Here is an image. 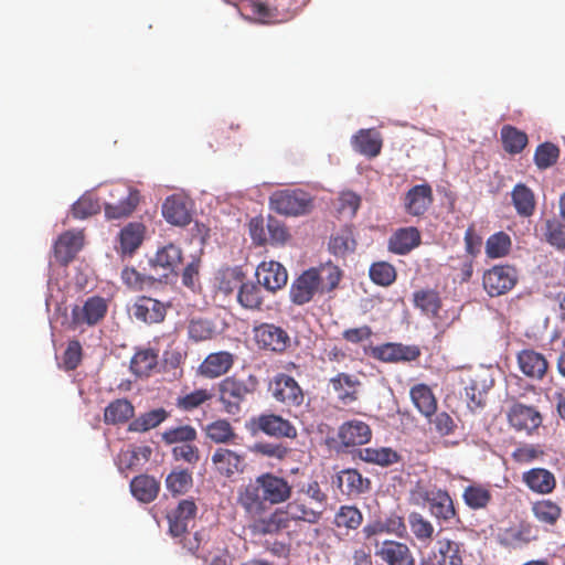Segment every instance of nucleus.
Here are the masks:
<instances>
[{
    "instance_id": "nucleus-1",
    "label": "nucleus",
    "mask_w": 565,
    "mask_h": 565,
    "mask_svg": "<svg viewBox=\"0 0 565 565\" xmlns=\"http://www.w3.org/2000/svg\"><path fill=\"white\" fill-rule=\"evenodd\" d=\"M291 493L292 487L285 478L265 472L238 488L236 502L247 518H257L271 505L288 501Z\"/></svg>"
},
{
    "instance_id": "nucleus-2",
    "label": "nucleus",
    "mask_w": 565,
    "mask_h": 565,
    "mask_svg": "<svg viewBox=\"0 0 565 565\" xmlns=\"http://www.w3.org/2000/svg\"><path fill=\"white\" fill-rule=\"evenodd\" d=\"M342 271L332 263L320 264L303 270L291 284L289 298L294 305L303 306L317 295H324L338 288Z\"/></svg>"
},
{
    "instance_id": "nucleus-3",
    "label": "nucleus",
    "mask_w": 565,
    "mask_h": 565,
    "mask_svg": "<svg viewBox=\"0 0 565 565\" xmlns=\"http://www.w3.org/2000/svg\"><path fill=\"white\" fill-rule=\"evenodd\" d=\"M258 379L250 374L246 381L227 376L218 383L220 402L224 411L230 415L241 412V404L247 395L253 394L258 387Z\"/></svg>"
},
{
    "instance_id": "nucleus-4",
    "label": "nucleus",
    "mask_w": 565,
    "mask_h": 565,
    "mask_svg": "<svg viewBox=\"0 0 565 565\" xmlns=\"http://www.w3.org/2000/svg\"><path fill=\"white\" fill-rule=\"evenodd\" d=\"M269 206L281 215L298 216L307 214L312 209L311 195L301 190H278L269 198Z\"/></svg>"
},
{
    "instance_id": "nucleus-5",
    "label": "nucleus",
    "mask_w": 565,
    "mask_h": 565,
    "mask_svg": "<svg viewBox=\"0 0 565 565\" xmlns=\"http://www.w3.org/2000/svg\"><path fill=\"white\" fill-rule=\"evenodd\" d=\"M424 503L428 507L430 515L438 522H460L455 502L446 489L433 488L420 491Z\"/></svg>"
},
{
    "instance_id": "nucleus-6",
    "label": "nucleus",
    "mask_w": 565,
    "mask_h": 565,
    "mask_svg": "<svg viewBox=\"0 0 565 565\" xmlns=\"http://www.w3.org/2000/svg\"><path fill=\"white\" fill-rule=\"evenodd\" d=\"M247 428L254 434L263 433L275 438L294 439L297 437V428L288 419L273 413L253 416Z\"/></svg>"
},
{
    "instance_id": "nucleus-7",
    "label": "nucleus",
    "mask_w": 565,
    "mask_h": 565,
    "mask_svg": "<svg viewBox=\"0 0 565 565\" xmlns=\"http://www.w3.org/2000/svg\"><path fill=\"white\" fill-rule=\"evenodd\" d=\"M110 198L114 201L105 203V216L108 220H120L128 217L139 204V191L129 186L118 185L110 190Z\"/></svg>"
},
{
    "instance_id": "nucleus-8",
    "label": "nucleus",
    "mask_w": 565,
    "mask_h": 565,
    "mask_svg": "<svg viewBox=\"0 0 565 565\" xmlns=\"http://www.w3.org/2000/svg\"><path fill=\"white\" fill-rule=\"evenodd\" d=\"M518 282V271L511 265H494L486 270L482 277V285L490 297L505 295L514 288Z\"/></svg>"
},
{
    "instance_id": "nucleus-9",
    "label": "nucleus",
    "mask_w": 565,
    "mask_h": 565,
    "mask_svg": "<svg viewBox=\"0 0 565 565\" xmlns=\"http://www.w3.org/2000/svg\"><path fill=\"white\" fill-rule=\"evenodd\" d=\"M299 2L305 4L306 0L254 1L253 13L262 23H281L292 18V7Z\"/></svg>"
},
{
    "instance_id": "nucleus-10",
    "label": "nucleus",
    "mask_w": 565,
    "mask_h": 565,
    "mask_svg": "<svg viewBox=\"0 0 565 565\" xmlns=\"http://www.w3.org/2000/svg\"><path fill=\"white\" fill-rule=\"evenodd\" d=\"M107 309V302L103 297H89L83 306H74L72 308L70 329L77 330L84 324H97L106 316Z\"/></svg>"
},
{
    "instance_id": "nucleus-11",
    "label": "nucleus",
    "mask_w": 565,
    "mask_h": 565,
    "mask_svg": "<svg viewBox=\"0 0 565 565\" xmlns=\"http://www.w3.org/2000/svg\"><path fill=\"white\" fill-rule=\"evenodd\" d=\"M269 390L277 402L288 407H299L305 401L301 386L292 376L285 373L274 376Z\"/></svg>"
},
{
    "instance_id": "nucleus-12",
    "label": "nucleus",
    "mask_w": 565,
    "mask_h": 565,
    "mask_svg": "<svg viewBox=\"0 0 565 565\" xmlns=\"http://www.w3.org/2000/svg\"><path fill=\"white\" fill-rule=\"evenodd\" d=\"M254 339L258 348L275 353L285 352L290 345L288 332L274 323H262L254 327Z\"/></svg>"
},
{
    "instance_id": "nucleus-13",
    "label": "nucleus",
    "mask_w": 565,
    "mask_h": 565,
    "mask_svg": "<svg viewBox=\"0 0 565 565\" xmlns=\"http://www.w3.org/2000/svg\"><path fill=\"white\" fill-rule=\"evenodd\" d=\"M214 471L221 477L232 479L245 469V457L232 449L218 447L211 457Z\"/></svg>"
},
{
    "instance_id": "nucleus-14",
    "label": "nucleus",
    "mask_w": 565,
    "mask_h": 565,
    "mask_svg": "<svg viewBox=\"0 0 565 565\" xmlns=\"http://www.w3.org/2000/svg\"><path fill=\"white\" fill-rule=\"evenodd\" d=\"M182 260L181 248L171 243L158 249L150 260V265L153 269H161L160 280L164 279L167 281L171 276H178V269Z\"/></svg>"
},
{
    "instance_id": "nucleus-15",
    "label": "nucleus",
    "mask_w": 565,
    "mask_h": 565,
    "mask_svg": "<svg viewBox=\"0 0 565 565\" xmlns=\"http://www.w3.org/2000/svg\"><path fill=\"white\" fill-rule=\"evenodd\" d=\"M509 424L518 431L531 434L542 424L540 412L522 403L513 404L507 413Z\"/></svg>"
},
{
    "instance_id": "nucleus-16",
    "label": "nucleus",
    "mask_w": 565,
    "mask_h": 565,
    "mask_svg": "<svg viewBox=\"0 0 565 565\" xmlns=\"http://www.w3.org/2000/svg\"><path fill=\"white\" fill-rule=\"evenodd\" d=\"M257 282L270 292H276L287 285V269L278 262H263L256 269Z\"/></svg>"
},
{
    "instance_id": "nucleus-17",
    "label": "nucleus",
    "mask_w": 565,
    "mask_h": 565,
    "mask_svg": "<svg viewBox=\"0 0 565 565\" xmlns=\"http://www.w3.org/2000/svg\"><path fill=\"white\" fill-rule=\"evenodd\" d=\"M433 202V189L428 183L412 186L403 199L405 212L412 216L424 215Z\"/></svg>"
},
{
    "instance_id": "nucleus-18",
    "label": "nucleus",
    "mask_w": 565,
    "mask_h": 565,
    "mask_svg": "<svg viewBox=\"0 0 565 565\" xmlns=\"http://www.w3.org/2000/svg\"><path fill=\"white\" fill-rule=\"evenodd\" d=\"M198 508L192 500H181L179 504L171 510L168 515L169 533L173 537L183 536L188 532L189 523L196 515Z\"/></svg>"
},
{
    "instance_id": "nucleus-19",
    "label": "nucleus",
    "mask_w": 565,
    "mask_h": 565,
    "mask_svg": "<svg viewBox=\"0 0 565 565\" xmlns=\"http://www.w3.org/2000/svg\"><path fill=\"white\" fill-rule=\"evenodd\" d=\"M235 356L228 351L210 353L198 367V373L205 379L225 375L234 365Z\"/></svg>"
},
{
    "instance_id": "nucleus-20",
    "label": "nucleus",
    "mask_w": 565,
    "mask_h": 565,
    "mask_svg": "<svg viewBox=\"0 0 565 565\" xmlns=\"http://www.w3.org/2000/svg\"><path fill=\"white\" fill-rule=\"evenodd\" d=\"M422 244V235L417 227L408 226L397 228L390 236L387 248L395 255H407Z\"/></svg>"
},
{
    "instance_id": "nucleus-21",
    "label": "nucleus",
    "mask_w": 565,
    "mask_h": 565,
    "mask_svg": "<svg viewBox=\"0 0 565 565\" xmlns=\"http://www.w3.org/2000/svg\"><path fill=\"white\" fill-rule=\"evenodd\" d=\"M330 385L341 405L349 406L359 399L361 382L356 376L341 372L330 379Z\"/></svg>"
},
{
    "instance_id": "nucleus-22",
    "label": "nucleus",
    "mask_w": 565,
    "mask_h": 565,
    "mask_svg": "<svg viewBox=\"0 0 565 565\" xmlns=\"http://www.w3.org/2000/svg\"><path fill=\"white\" fill-rule=\"evenodd\" d=\"M134 316L146 323H160L164 320L168 306L154 298L140 296L134 303Z\"/></svg>"
},
{
    "instance_id": "nucleus-23",
    "label": "nucleus",
    "mask_w": 565,
    "mask_h": 565,
    "mask_svg": "<svg viewBox=\"0 0 565 565\" xmlns=\"http://www.w3.org/2000/svg\"><path fill=\"white\" fill-rule=\"evenodd\" d=\"M353 150L366 158L377 157L383 147V138L375 128L360 129L351 138Z\"/></svg>"
},
{
    "instance_id": "nucleus-24",
    "label": "nucleus",
    "mask_w": 565,
    "mask_h": 565,
    "mask_svg": "<svg viewBox=\"0 0 565 565\" xmlns=\"http://www.w3.org/2000/svg\"><path fill=\"white\" fill-rule=\"evenodd\" d=\"M84 236L81 232L67 231L61 234L54 244V257L63 266L70 264L83 247Z\"/></svg>"
},
{
    "instance_id": "nucleus-25",
    "label": "nucleus",
    "mask_w": 565,
    "mask_h": 565,
    "mask_svg": "<svg viewBox=\"0 0 565 565\" xmlns=\"http://www.w3.org/2000/svg\"><path fill=\"white\" fill-rule=\"evenodd\" d=\"M162 215L168 223L175 226H186L192 221L188 201L178 194L166 199L162 204Z\"/></svg>"
},
{
    "instance_id": "nucleus-26",
    "label": "nucleus",
    "mask_w": 565,
    "mask_h": 565,
    "mask_svg": "<svg viewBox=\"0 0 565 565\" xmlns=\"http://www.w3.org/2000/svg\"><path fill=\"white\" fill-rule=\"evenodd\" d=\"M253 520L252 529L257 534H276L281 530L289 527L294 519L287 513V507L276 509L268 516L249 518Z\"/></svg>"
},
{
    "instance_id": "nucleus-27",
    "label": "nucleus",
    "mask_w": 565,
    "mask_h": 565,
    "mask_svg": "<svg viewBox=\"0 0 565 565\" xmlns=\"http://www.w3.org/2000/svg\"><path fill=\"white\" fill-rule=\"evenodd\" d=\"M518 364L525 376L534 380H542L548 369L545 356L532 349H524L519 352Z\"/></svg>"
},
{
    "instance_id": "nucleus-28",
    "label": "nucleus",
    "mask_w": 565,
    "mask_h": 565,
    "mask_svg": "<svg viewBox=\"0 0 565 565\" xmlns=\"http://www.w3.org/2000/svg\"><path fill=\"white\" fill-rule=\"evenodd\" d=\"M338 436L345 447L360 446L371 440L372 430L366 423L353 419L340 426Z\"/></svg>"
},
{
    "instance_id": "nucleus-29",
    "label": "nucleus",
    "mask_w": 565,
    "mask_h": 565,
    "mask_svg": "<svg viewBox=\"0 0 565 565\" xmlns=\"http://www.w3.org/2000/svg\"><path fill=\"white\" fill-rule=\"evenodd\" d=\"M387 565H415L409 547L401 542L384 541L376 552Z\"/></svg>"
},
{
    "instance_id": "nucleus-30",
    "label": "nucleus",
    "mask_w": 565,
    "mask_h": 565,
    "mask_svg": "<svg viewBox=\"0 0 565 565\" xmlns=\"http://www.w3.org/2000/svg\"><path fill=\"white\" fill-rule=\"evenodd\" d=\"M522 481L531 491L537 494H548L556 487L554 475L544 468H532L523 472Z\"/></svg>"
},
{
    "instance_id": "nucleus-31",
    "label": "nucleus",
    "mask_w": 565,
    "mask_h": 565,
    "mask_svg": "<svg viewBox=\"0 0 565 565\" xmlns=\"http://www.w3.org/2000/svg\"><path fill=\"white\" fill-rule=\"evenodd\" d=\"M130 491L138 501L150 503L158 497L160 483L151 476L139 475L130 481Z\"/></svg>"
},
{
    "instance_id": "nucleus-32",
    "label": "nucleus",
    "mask_w": 565,
    "mask_h": 565,
    "mask_svg": "<svg viewBox=\"0 0 565 565\" xmlns=\"http://www.w3.org/2000/svg\"><path fill=\"white\" fill-rule=\"evenodd\" d=\"M409 395L413 404L423 416H431L437 411V399L428 385L423 383L414 385Z\"/></svg>"
},
{
    "instance_id": "nucleus-33",
    "label": "nucleus",
    "mask_w": 565,
    "mask_h": 565,
    "mask_svg": "<svg viewBox=\"0 0 565 565\" xmlns=\"http://www.w3.org/2000/svg\"><path fill=\"white\" fill-rule=\"evenodd\" d=\"M135 415L134 405L126 398L110 402L104 411V422L108 425L124 424Z\"/></svg>"
},
{
    "instance_id": "nucleus-34",
    "label": "nucleus",
    "mask_w": 565,
    "mask_h": 565,
    "mask_svg": "<svg viewBox=\"0 0 565 565\" xmlns=\"http://www.w3.org/2000/svg\"><path fill=\"white\" fill-rule=\"evenodd\" d=\"M287 513L294 521H303L310 524H316L322 518L321 509L318 510L310 502L307 504L303 499L297 497L287 503Z\"/></svg>"
},
{
    "instance_id": "nucleus-35",
    "label": "nucleus",
    "mask_w": 565,
    "mask_h": 565,
    "mask_svg": "<svg viewBox=\"0 0 565 565\" xmlns=\"http://www.w3.org/2000/svg\"><path fill=\"white\" fill-rule=\"evenodd\" d=\"M462 500L471 510H482L491 502L492 493L488 486L472 483L463 489Z\"/></svg>"
},
{
    "instance_id": "nucleus-36",
    "label": "nucleus",
    "mask_w": 565,
    "mask_h": 565,
    "mask_svg": "<svg viewBox=\"0 0 565 565\" xmlns=\"http://www.w3.org/2000/svg\"><path fill=\"white\" fill-rule=\"evenodd\" d=\"M512 203L520 216H532L535 211V196L533 191L523 183H518L511 192Z\"/></svg>"
},
{
    "instance_id": "nucleus-37",
    "label": "nucleus",
    "mask_w": 565,
    "mask_h": 565,
    "mask_svg": "<svg viewBox=\"0 0 565 565\" xmlns=\"http://www.w3.org/2000/svg\"><path fill=\"white\" fill-rule=\"evenodd\" d=\"M169 417V412L163 407L151 409L132 419L128 425V431L146 433L158 427Z\"/></svg>"
},
{
    "instance_id": "nucleus-38",
    "label": "nucleus",
    "mask_w": 565,
    "mask_h": 565,
    "mask_svg": "<svg viewBox=\"0 0 565 565\" xmlns=\"http://www.w3.org/2000/svg\"><path fill=\"white\" fill-rule=\"evenodd\" d=\"M500 137L503 149L510 154L521 153L529 142L527 135L511 125L501 128Z\"/></svg>"
},
{
    "instance_id": "nucleus-39",
    "label": "nucleus",
    "mask_w": 565,
    "mask_h": 565,
    "mask_svg": "<svg viewBox=\"0 0 565 565\" xmlns=\"http://www.w3.org/2000/svg\"><path fill=\"white\" fill-rule=\"evenodd\" d=\"M462 545L449 539L437 541V565H462Z\"/></svg>"
},
{
    "instance_id": "nucleus-40",
    "label": "nucleus",
    "mask_w": 565,
    "mask_h": 565,
    "mask_svg": "<svg viewBox=\"0 0 565 565\" xmlns=\"http://www.w3.org/2000/svg\"><path fill=\"white\" fill-rule=\"evenodd\" d=\"M145 237V226L141 223H129L127 224L119 234L120 250L122 254H129L136 252L141 245Z\"/></svg>"
},
{
    "instance_id": "nucleus-41",
    "label": "nucleus",
    "mask_w": 565,
    "mask_h": 565,
    "mask_svg": "<svg viewBox=\"0 0 565 565\" xmlns=\"http://www.w3.org/2000/svg\"><path fill=\"white\" fill-rule=\"evenodd\" d=\"M238 303L248 310H262L264 296L260 285L253 281L243 282L237 292Z\"/></svg>"
},
{
    "instance_id": "nucleus-42",
    "label": "nucleus",
    "mask_w": 565,
    "mask_h": 565,
    "mask_svg": "<svg viewBox=\"0 0 565 565\" xmlns=\"http://www.w3.org/2000/svg\"><path fill=\"white\" fill-rule=\"evenodd\" d=\"M414 306L424 315L435 318L441 308V299L434 289H422L413 294Z\"/></svg>"
},
{
    "instance_id": "nucleus-43",
    "label": "nucleus",
    "mask_w": 565,
    "mask_h": 565,
    "mask_svg": "<svg viewBox=\"0 0 565 565\" xmlns=\"http://www.w3.org/2000/svg\"><path fill=\"white\" fill-rule=\"evenodd\" d=\"M206 437L215 444H235L237 434L227 419H216L204 427Z\"/></svg>"
},
{
    "instance_id": "nucleus-44",
    "label": "nucleus",
    "mask_w": 565,
    "mask_h": 565,
    "mask_svg": "<svg viewBox=\"0 0 565 565\" xmlns=\"http://www.w3.org/2000/svg\"><path fill=\"white\" fill-rule=\"evenodd\" d=\"M363 523V514L355 505H341L334 514L333 524L337 529L349 531L358 530Z\"/></svg>"
},
{
    "instance_id": "nucleus-45",
    "label": "nucleus",
    "mask_w": 565,
    "mask_h": 565,
    "mask_svg": "<svg viewBox=\"0 0 565 565\" xmlns=\"http://www.w3.org/2000/svg\"><path fill=\"white\" fill-rule=\"evenodd\" d=\"M359 457L365 462L379 465L382 467L391 466L399 460V455L388 447L362 448L359 450Z\"/></svg>"
},
{
    "instance_id": "nucleus-46",
    "label": "nucleus",
    "mask_w": 565,
    "mask_h": 565,
    "mask_svg": "<svg viewBox=\"0 0 565 565\" xmlns=\"http://www.w3.org/2000/svg\"><path fill=\"white\" fill-rule=\"evenodd\" d=\"M531 511L539 522L547 525H555L562 515V508L550 499L535 501Z\"/></svg>"
},
{
    "instance_id": "nucleus-47",
    "label": "nucleus",
    "mask_w": 565,
    "mask_h": 565,
    "mask_svg": "<svg viewBox=\"0 0 565 565\" xmlns=\"http://www.w3.org/2000/svg\"><path fill=\"white\" fill-rule=\"evenodd\" d=\"M492 384L493 380H490L489 383H487V381L480 379L479 375H476L470 380V384L465 387V395L468 401V406L471 409L482 407L484 405L486 394Z\"/></svg>"
},
{
    "instance_id": "nucleus-48",
    "label": "nucleus",
    "mask_w": 565,
    "mask_h": 565,
    "mask_svg": "<svg viewBox=\"0 0 565 565\" xmlns=\"http://www.w3.org/2000/svg\"><path fill=\"white\" fill-rule=\"evenodd\" d=\"M158 364V353L153 349H142L135 353L130 370L137 376H148Z\"/></svg>"
},
{
    "instance_id": "nucleus-49",
    "label": "nucleus",
    "mask_w": 565,
    "mask_h": 565,
    "mask_svg": "<svg viewBox=\"0 0 565 565\" xmlns=\"http://www.w3.org/2000/svg\"><path fill=\"white\" fill-rule=\"evenodd\" d=\"M408 525L414 536L424 545L431 543L435 534L433 523L419 512H412L408 515Z\"/></svg>"
},
{
    "instance_id": "nucleus-50",
    "label": "nucleus",
    "mask_w": 565,
    "mask_h": 565,
    "mask_svg": "<svg viewBox=\"0 0 565 565\" xmlns=\"http://www.w3.org/2000/svg\"><path fill=\"white\" fill-rule=\"evenodd\" d=\"M512 248V241L509 234L503 231L490 235L486 242V255L490 259L508 256Z\"/></svg>"
},
{
    "instance_id": "nucleus-51",
    "label": "nucleus",
    "mask_w": 565,
    "mask_h": 565,
    "mask_svg": "<svg viewBox=\"0 0 565 565\" xmlns=\"http://www.w3.org/2000/svg\"><path fill=\"white\" fill-rule=\"evenodd\" d=\"M244 273L239 267H227L221 269L216 276L217 288L225 295L232 294L236 288L239 289L244 282Z\"/></svg>"
},
{
    "instance_id": "nucleus-52",
    "label": "nucleus",
    "mask_w": 565,
    "mask_h": 565,
    "mask_svg": "<svg viewBox=\"0 0 565 565\" xmlns=\"http://www.w3.org/2000/svg\"><path fill=\"white\" fill-rule=\"evenodd\" d=\"M356 242L350 228L344 227L333 234L329 241V250L335 256H344L354 252Z\"/></svg>"
},
{
    "instance_id": "nucleus-53",
    "label": "nucleus",
    "mask_w": 565,
    "mask_h": 565,
    "mask_svg": "<svg viewBox=\"0 0 565 565\" xmlns=\"http://www.w3.org/2000/svg\"><path fill=\"white\" fill-rule=\"evenodd\" d=\"M340 484L347 486V493L361 494L370 490L371 481L355 469H347L339 476Z\"/></svg>"
},
{
    "instance_id": "nucleus-54",
    "label": "nucleus",
    "mask_w": 565,
    "mask_h": 565,
    "mask_svg": "<svg viewBox=\"0 0 565 565\" xmlns=\"http://www.w3.org/2000/svg\"><path fill=\"white\" fill-rule=\"evenodd\" d=\"M299 495H305L310 500V503L318 510L321 509L322 513L326 510L328 503V494L322 490L320 483L317 480H311L307 483L298 486L297 490Z\"/></svg>"
},
{
    "instance_id": "nucleus-55",
    "label": "nucleus",
    "mask_w": 565,
    "mask_h": 565,
    "mask_svg": "<svg viewBox=\"0 0 565 565\" xmlns=\"http://www.w3.org/2000/svg\"><path fill=\"white\" fill-rule=\"evenodd\" d=\"M192 484L193 478L188 470H174L166 478V487L173 495L186 493Z\"/></svg>"
},
{
    "instance_id": "nucleus-56",
    "label": "nucleus",
    "mask_w": 565,
    "mask_h": 565,
    "mask_svg": "<svg viewBox=\"0 0 565 565\" xmlns=\"http://www.w3.org/2000/svg\"><path fill=\"white\" fill-rule=\"evenodd\" d=\"M100 211L98 199L93 193L83 194L73 205L72 215L75 218L84 220Z\"/></svg>"
},
{
    "instance_id": "nucleus-57",
    "label": "nucleus",
    "mask_w": 565,
    "mask_h": 565,
    "mask_svg": "<svg viewBox=\"0 0 565 565\" xmlns=\"http://www.w3.org/2000/svg\"><path fill=\"white\" fill-rule=\"evenodd\" d=\"M369 275L371 280L383 287L391 286L396 280V269L387 262H377L371 265Z\"/></svg>"
},
{
    "instance_id": "nucleus-58",
    "label": "nucleus",
    "mask_w": 565,
    "mask_h": 565,
    "mask_svg": "<svg viewBox=\"0 0 565 565\" xmlns=\"http://www.w3.org/2000/svg\"><path fill=\"white\" fill-rule=\"evenodd\" d=\"M196 437H198V433H196L195 428L192 427L191 425L171 427V428L166 429L161 434V438L167 445H172V444H178V443L188 444V443L195 440Z\"/></svg>"
},
{
    "instance_id": "nucleus-59",
    "label": "nucleus",
    "mask_w": 565,
    "mask_h": 565,
    "mask_svg": "<svg viewBox=\"0 0 565 565\" xmlns=\"http://www.w3.org/2000/svg\"><path fill=\"white\" fill-rule=\"evenodd\" d=\"M558 157V147L546 141L537 146L534 153V162L539 169H547L557 162Z\"/></svg>"
},
{
    "instance_id": "nucleus-60",
    "label": "nucleus",
    "mask_w": 565,
    "mask_h": 565,
    "mask_svg": "<svg viewBox=\"0 0 565 565\" xmlns=\"http://www.w3.org/2000/svg\"><path fill=\"white\" fill-rule=\"evenodd\" d=\"M361 205V198L352 191L341 192L338 200L335 210L342 217L352 218L355 216Z\"/></svg>"
},
{
    "instance_id": "nucleus-61",
    "label": "nucleus",
    "mask_w": 565,
    "mask_h": 565,
    "mask_svg": "<svg viewBox=\"0 0 565 565\" xmlns=\"http://www.w3.org/2000/svg\"><path fill=\"white\" fill-rule=\"evenodd\" d=\"M429 425L440 437L449 436L457 429V423L447 412H435L434 415L426 417Z\"/></svg>"
},
{
    "instance_id": "nucleus-62",
    "label": "nucleus",
    "mask_w": 565,
    "mask_h": 565,
    "mask_svg": "<svg viewBox=\"0 0 565 565\" xmlns=\"http://www.w3.org/2000/svg\"><path fill=\"white\" fill-rule=\"evenodd\" d=\"M214 333V324L206 319H191L188 324V335L194 342L210 340Z\"/></svg>"
},
{
    "instance_id": "nucleus-63",
    "label": "nucleus",
    "mask_w": 565,
    "mask_h": 565,
    "mask_svg": "<svg viewBox=\"0 0 565 565\" xmlns=\"http://www.w3.org/2000/svg\"><path fill=\"white\" fill-rule=\"evenodd\" d=\"M124 284L132 290H142L146 285H151L156 279L145 276L132 267H125L121 271Z\"/></svg>"
},
{
    "instance_id": "nucleus-64",
    "label": "nucleus",
    "mask_w": 565,
    "mask_h": 565,
    "mask_svg": "<svg viewBox=\"0 0 565 565\" xmlns=\"http://www.w3.org/2000/svg\"><path fill=\"white\" fill-rule=\"evenodd\" d=\"M266 230L268 233L267 243L271 245H282L289 238L286 226L275 217L268 218Z\"/></svg>"
}]
</instances>
